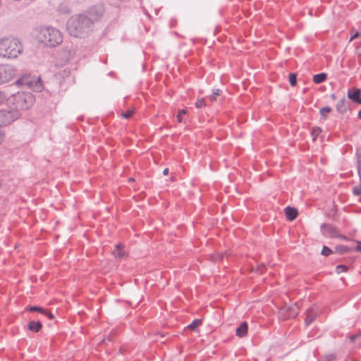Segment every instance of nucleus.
<instances>
[{"mask_svg":"<svg viewBox=\"0 0 361 361\" xmlns=\"http://www.w3.org/2000/svg\"><path fill=\"white\" fill-rule=\"evenodd\" d=\"M6 99V94L4 92L0 90V104L4 103V102Z\"/></svg>","mask_w":361,"mask_h":361,"instance_id":"f704fd0d","label":"nucleus"},{"mask_svg":"<svg viewBox=\"0 0 361 361\" xmlns=\"http://www.w3.org/2000/svg\"><path fill=\"white\" fill-rule=\"evenodd\" d=\"M4 140V133H3L2 130L0 129V143Z\"/></svg>","mask_w":361,"mask_h":361,"instance_id":"58836bf2","label":"nucleus"},{"mask_svg":"<svg viewBox=\"0 0 361 361\" xmlns=\"http://www.w3.org/2000/svg\"><path fill=\"white\" fill-rule=\"evenodd\" d=\"M357 245L355 247V250L361 252V242L357 243Z\"/></svg>","mask_w":361,"mask_h":361,"instance_id":"ea45409f","label":"nucleus"},{"mask_svg":"<svg viewBox=\"0 0 361 361\" xmlns=\"http://www.w3.org/2000/svg\"><path fill=\"white\" fill-rule=\"evenodd\" d=\"M247 324L246 322H243L240 326L236 329L235 333L238 337H243L247 333Z\"/></svg>","mask_w":361,"mask_h":361,"instance_id":"4468645a","label":"nucleus"},{"mask_svg":"<svg viewBox=\"0 0 361 361\" xmlns=\"http://www.w3.org/2000/svg\"><path fill=\"white\" fill-rule=\"evenodd\" d=\"M326 78L327 75L325 73H321L313 76V81L316 84H319L324 82Z\"/></svg>","mask_w":361,"mask_h":361,"instance_id":"f3484780","label":"nucleus"},{"mask_svg":"<svg viewBox=\"0 0 361 361\" xmlns=\"http://www.w3.org/2000/svg\"><path fill=\"white\" fill-rule=\"evenodd\" d=\"M45 316L48 317L50 319H53L54 318V315L51 312H49L45 310V312L43 313Z\"/></svg>","mask_w":361,"mask_h":361,"instance_id":"e433bc0d","label":"nucleus"},{"mask_svg":"<svg viewBox=\"0 0 361 361\" xmlns=\"http://www.w3.org/2000/svg\"><path fill=\"white\" fill-rule=\"evenodd\" d=\"M353 193L355 196H360L361 195V183L360 185L355 186L353 188Z\"/></svg>","mask_w":361,"mask_h":361,"instance_id":"c85d7f7f","label":"nucleus"},{"mask_svg":"<svg viewBox=\"0 0 361 361\" xmlns=\"http://www.w3.org/2000/svg\"><path fill=\"white\" fill-rule=\"evenodd\" d=\"M358 118L361 119V109L358 112Z\"/></svg>","mask_w":361,"mask_h":361,"instance_id":"c03bdc74","label":"nucleus"},{"mask_svg":"<svg viewBox=\"0 0 361 361\" xmlns=\"http://www.w3.org/2000/svg\"><path fill=\"white\" fill-rule=\"evenodd\" d=\"M289 82L291 86H295L297 83V74L292 73L289 75Z\"/></svg>","mask_w":361,"mask_h":361,"instance_id":"412c9836","label":"nucleus"},{"mask_svg":"<svg viewBox=\"0 0 361 361\" xmlns=\"http://www.w3.org/2000/svg\"><path fill=\"white\" fill-rule=\"evenodd\" d=\"M357 172L360 177V180L361 183V155L358 157L357 161Z\"/></svg>","mask_w":361,"mask_h":361,"instance_id":"7c9ffc66","label":"nucleus"},{"mask_svg":"<svg viewBox=\"0 0 361 361\" xmlns=\"http://www.w3.org/2000/svg\"><path fill=\"white\" fill-rule=\"evenodd\" d=\"M335 359V355L333 354L328 355L320 360L319 361H333Z\"/></svg>","mask_w":361,"mask_h":361,"instance_id":"2f4dec72","label":"nucleus"},{"mask_svg":"<svg viewBox=\"0 0 361 361\" xmlns=\"http://www.w3.org/2000/svg\"><path fill=\"white\" fill-rule=\"evenodd\" d=\"M321 231L324 235H329L331 237H336L338 232L334 226L329 224H323L321 226Z\"/></svg>","mask_w":361,"mask_h":361,"instance_id":"9b49d317","label":"nucleus"},{"mask_svg":"<svg viewBox=\"0 0 361 361\" xmlns=\"http://www.w3.org/2000/svg\"><path fill=\"white\" fill-rule=\"evenodd\" d=\"M350 106L349 101L345 97L342 98L336 104V109L341 114H344L347 111Z\"/></svg>","mask_w":361,"mask_h":361,"instance_id":"f8f14e48","label":"nucleus"},{"mask_svg":"<svg viewBox=\"0 0 361 361\" xmlns=\"http://www.w3.org/2000/svg\"><path fill=\"white\" fill-rule=\"evenodd\" d=\"M358 335H352L349 337V340L351 343H353L355 341V340L357 338Z\"/></svg>","mask_w":361,"mask_h":361,"instance_id":"4c0bfd02","label":"nucleus"},{"mask_svg":"<svg viewBox=\"0 0 361 361\" xmlns=\"http://www.w3.org/2000/svg\"><path fill=\"white\" fill-rule=\"evenodd\" d=\"M348 269V267H346L345 265H338L336 267V272L337 274H341L342 272H345V271H347Z\"/></svg>","mask_w":361,"mask_h":361,"instance_id":"bb28decb","label":"nucleus"},{"mask_svg":"<svg viewBox=\"0 0 361 361\" xmlns=\"http://www.w3.org/2000/svg\"><path fill=\"white\" fill-rule=\"evenodd\" d=\"M201 324H202V320L201 319H195L194 321H192V323H190L188 326V328L191 329V330H195Z\"/></svg>","mask_w":361,"mask_h":361,"instance_id":"6ab92c4d","label":"nucleus"},{"mask_svg":"<svg viewBox=\"0 0 361 361\" xmlns=\"http://www.w3.org/2000/svg\"><path fill=\"white\" fill-rule=\"evenodd\" d=\"M16 68L10 65H0V85L11 81L16 75Z\"/></svg>","mask_w":361,"mask_h":361,"instance_id":"0eeeda50","label":"nucleus"},{"mask_svg":"<svg viewBox=\"0 0 361 361\" xmlns=\"http://www.w3.org/2000/svg\"><path fill=\"white\" fill-rule=\"evenodd\" d=\"M298 214V210L295 207H287L285 208V214L286 219L289 221L295 219Z\"/></svg>","mask_w":361,"mask_h":361,"instance_id":"ddd939ff","label":"nucleus"},{"mask_svg":"<svg viewBox=\"0 0 361 361\" xmlns=\"http://www.w3.org/2000/svg\"><path fill=\"white\" fill-rule=\"evenodd\" d=\"M318 315V310L312 307L307 310L305 325L309 326L313 321H314Z\"/></svg>","mask_w":361,"mask_h":361,"instance_id":"9d476101","label":"nucleus"},{"mask_svg":"<svg viewBox=\"0 0 361 361\" xmlns=\"http://www.w3.org/2000/svg\"><path fill=\"white\" fill-rule=\"evenodd\" d=\"M35 102L34 96L30 92H18L13 95L12 103L14 110H25L32 105Z\"/></svg>","mask_w":361,"mask_h":361,"instance_id":"20e7f679","label":"nucleus"},{"mask_svg":"<svg viewBox=\"0 0 361 361\" xmlns=\"http://www.w3.org/2000/svg\"><path fill=\"white\" fill-rule=\"evenodd\" d=\"M113 255L118 258H122L125 255L124 251L121 249V245L118 244L112 251Z\"/></svg>","mask_w":361,"mask_h":361,"instance_id":"a211bd4d","label":"nucleus"},{"mask_svg":"<svg viewBox=\"0 0 361 361\" xmlns=\"http://www.w3.org/2000/svg\"><path fill=\"white\" fill-rule=\"evenodd\" d=\"M20 116L18 110L7 108L0 110V126H7L17 120Z\"/></svg>","mask_w":361,"mask_h":361,"instance_id":"39448f33","label":"nucleus"},{"mask_svg":"<svg viewBox=\"0 0 361 361\" xmlns=\"http://www.w3.org/2000/svg\"><path fill=\"white\" fill-rule=\"evenodd\" d=\"M221 93V90H219V89L214 90L212 94L210 95L209 97V98L212 102L216 101V97L218 95H220Z\"/></svg>","mask_w":361,"mask_h":361,"instance_id":"5701e85b","label":"nucleus"},{"mask_svg":"<svg viewBox=\"0 0 361 361\" xmlns=\"http://www.w3.org/2000/svg\"><path fill=\"white\" fill-rule=\"evenodd\" d=\"M163 174H164V176L168 175V174H169V169H167V168H166V169H164V171H163Z\"/></svg>","mask_w":361,"mask_h":361,"instance_id":"79ce46f5","label":"nucleus"},{"mask_svg":"<svg viewBox=\"0 0 361 361\" xmlns=\"http://www.w3.org/2000/svg\"><path fill=\"white\" fill-rule=\"evenodd\" d=\"M42 325L39 321H30L27 324L28 329L35 333L39 332L42 329Z\"/></svg>","mask_w":361,"mask_h":361,"instance_id":"2eb2a0df","label":"nucleus"},{"mask_svg":"<svg viewBox=\"0 0 361 361\" xmlns=\"http://www.w3.org/2000/svg\"><path fill=\"white\" fill-rule=\"evenodd\" d=\"M331 111V108L329 106H325L320 109V114L324 118H326V114L330 113Z\"/></svg>","mask_w":361,"mask_h":361,"instance_id":"b1692460","label":"nucleus"},{"mask_svg":"<svg viewBox=\"0 0 361 361\" xmlns=\"http://www.w3.org/2000/svg\"><path fill=\"white\" fill-rule=\"evenodd\" d=\"M331 97L333 99H336V96L335 94H331Z\"/></svg>","mask_w":361,"mask_h":361,"instance_id":"a18cd8bd","label":"nucleus"},{"mask_svg":"<svg viewBox=\"0 0 361 361\" xmlns=\"http://www.w3.org/2000/svg\"><path fill=\"white\" fill-rule=\"evenodd\" d=\"M59 11H60L61 13H70V10H69V8H66H66H64V9H63V10H61V9H60Z\"/></svg>","mask_w":361,"mask_h":361,"instance_id":"a19ab883","label":"nucleus"},{"mask_svg":"<svg viewBox=\"0 0 361 361\" xmlns=\"http://www.w3.org/2000/svg\"><path fill=\"white\" fill-rule=\"evenodd\" d=\"M133 112H134V111H133V110H127L126 111H125V112H123V113L122 114V116H123V118H125L128 119V118H131V116H133Z\"/></svg>","mask_w":361,"mask_h":361,"instance_id":"473e14b6","label":"nucleus"},{"mask_svg":"<svg viewBox=\"0 0 361 361\" xmlns=\"http://www.w3.org/2000/svg\"><path fill=\"white\" fill-rule=\"evenodd\" d=\"M104 12V8L103 5L97 4L89 8L82 14H85L92 20V25L94 26V23L99 20L103 16Z\"/></svg>","mask_w":361,"mask_h":361,"instance_id":"423d86ee","label":"nucleus"},{"mask_svg":"<svg viewBox=\"0 0 361 361\" xmlns=\"http://www.w3.org/2000/svg\"><path fill=\"white\" fill-rule=\"evenodd\" d=\"M28 310L30 312H39L42 314L45 312V310L39 306H31L28 308Z\"/></svg>","mask_w":361,"mask_h":361,"instance_id":"393cba45","label":"nucleus"},{"mask_svg":"<svg viewBox=\"0 0 361 361\" xmlns=\"http://www.w3.org/2000/svg\"><path fill=\"white\" fill-rule=\"evenodd\" d=\"M16 83L18 85H26L27 87H30L37 92H40L42 90V82L38 80L35 82V84L33 86V81L30 78V77H23L19 78L16 81Z\"/></svg>","mask_w":361,"mask_h":361,"instance_id":"6e6552de","label":"nucleus"},{"mask_svg":"<svg viewBox=\"0 0 361 361\" xmlns=\"http://www.w3.org/2000/svg\"><path fill=\"white\" fill-rule=\"evenodd\" d=\"M67 31L70 35L84 38L93 30L92 20L85 14L72 16L67 21Z\"/></svg>","mask_w":361,"mask_h":361,"instance_id":"f257e3e1","label":"nucleus"},{"mask_svg":"<svg viewBox=\"0 0 361 361\" xmlns=\"http://www.w3.org/2000/svg\"><path fill=\"white\" fill-rule=\"evenodd\" d=\"M322 130L319 127H314L312 129L311 134L313 137V140L321 133Z\"/></svg>","mask_w":361,"mask_h":361,"instance_id":"4be33fe9","label":"nucleus"},{"mask_svg":"<svg viewBox=\"0 0 361 361\" xmlns=\"http://www.w3.org/2000/svg\"><path fill=\"white\" fill-rule=\"evenodd\" d=\"M187 111L185 109H181L178 111V115H177V119L179 123L183 122V115L185 114Z\"/></svg>","mask_w":361,"mask_h":361,"instance_id":"c756f323","label":"nucleus"},{"mask_svg":"<svg viewBox=\"0 0 361 361\" xmlns=\"http://www.w3.org/2000/svg\"><path fill=\"white\" fill-rule=\"evenodd\" d=\"M333 251L329 248L327 246L324 245L322 248L321 254L324 256H329L330 255Z\"/></svg>","mask_w":361,"mask_h":361,"instance_id":"a878e982","label":"nucleus"},{"mask_svg":"<svg viewBox=\"0 0 361 361\" xmlns=\"http://www.w3.org/2000/svg\"><path fill=\"white\" fill-rule=\"evenodd\" d=\"M38 42L48 47H56L63 42V36L59 30L53 27H39L35 30Z\"/></svg>","mask_w":361,"mask_h":361,"instance_id":"f03ea898","label":"nucleus"},{"mask_svg":"<svg viewBox=\"0 0 361 361\" xmlns=\"http://www.w3.org/2000/svg\"><path fill=\"white\" fill-rule=\"evenodd\" d=\"M348 98L355 103L361 104V90L357 88L348 90Z\"/></svg>","mask_w":361,"mask_h":361,"instance_id":"1a4fd4ad","label":"nucleus"},{"mask_svg":"<svg viewBox=\"0 0 361 361\" xmlns=\"http://www.w3.org/2000/svg\"><path fill=\"white\" fill-rule=\"evenodd\" d=\"M23 51L20 42L14 37L0 39V56L6 59H16Z\"/></svg>","mask_w":361,"mask_h":361,"instance_id":"7ed1b4c3","label":"nucleus"},{"mask_svg":"<svg viewBox=\"0 0 361 361\" xmlns=\"http://www.w3.org/2000/svg\"><path fill=\"white\" fill-rule=\"evenodd\" d=\"M129 180H130V181H132V180H133V178H130L129 179Z\"/></svg>","mask_w":361,"mask_h":361,"instance_id":"49530a36","label":"nucleus"},{"mask_svg":"<svg viewBox=\"0 0 361 361\" xmlns=\"http://www.w3.org/2000/svg\"><path fill=\"white\" fill-rule=\"evenodd\" d=\"M226 253H218L216 255H214L212 258H213V260L214 261H218V260H221V259H223L224 256L226 255Z\"/></svg>","mask_w":361,"mask_h":361,"instance_id":"72a5a7b5","label":"nucleus"},{"mask_svg":"<svg viewBox=\"0 0 361 361\" xmlns=\"http://www.w3.org/2000/svg\"><path fill=\"white\" fill-rule=\"evenodd\" d=\"M335 249L336 252L341 255L344 254L349 250V248L344 245H338Z\"/></svg>","mask_w":361,"mask_h":361,"instance_id":"aec40b11","label":"nucleus"},{"mask_svg":"<svg viewBox=\"0 0 361 361\" xmlns=\"http://www.w3.org/2000/svg\"><path fill=\"white\" fill-rule=\"evenodd\" d=\"M74 54H75V51L74 50H73V51L70 50L69 51V56H73Z\"/></svg>","mask_w":361,"mask_h":361,"instance_id":"37998d69","label":"nucleus"},{"mask_svg":"<svg viewBox=\"0 0 361 361\" xmlns=\"http://www.w3.org/2000/svg\"><path fill=\"white\" fill-rule=\"evenodd\" d=\"M360 36V32L358 31H355L354 34L350 37L349 42H352L353 39L357 38Z\"/></svg>","mask_w":361,"mask_h":361,"instance_id":"c9c22d12","label":"nucleus"},{"mask_svg":"<svg viewBox=\"0 0 361 361\" xmlns=\"http://www.w3.org/2000/svg\"><path fill=\"white\" fill-rule=\"evenodd\" d=\"M288 317H295L299 313L298 304L295 303L293 306H289L286 309Z\"/></svg>","mask_w":361,"mask_h":361,"instance_id":"dca6fc26","label":"nucleus"},{"mask_svg":"<svg viewBox=\"0 0 361 361\" xmlns=\"http://www.w3.org/2000/svg\"><path fill=\"white\" fill-rule=\"evenodd\" d=\"M204 106H206V102L204 98L197 99V101L195 103V106L198 109L202 108Z\"/></svg>","mask_w":361,"mask_h":361,"instance_id":"cd10ccee","label":"nucleus"}]
</instances>
